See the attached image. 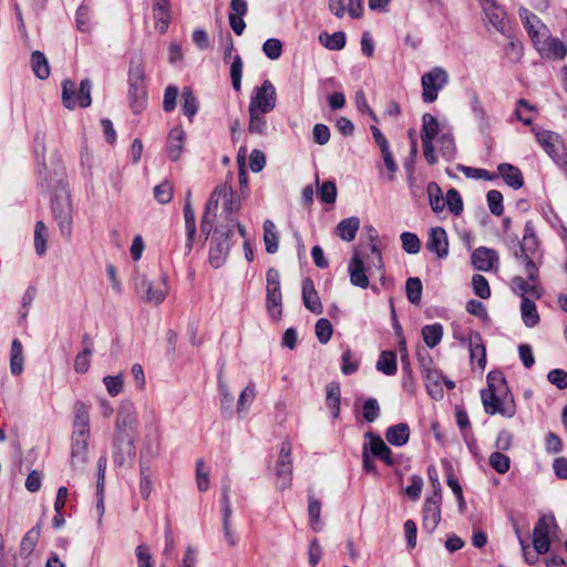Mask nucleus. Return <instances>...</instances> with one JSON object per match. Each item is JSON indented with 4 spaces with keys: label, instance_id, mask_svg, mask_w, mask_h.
<instances>
[{
    "label": "nucleus",
    "instance_id": "obj_47",
    "mask_svg": "<svg viewBox=\"0 0 567 567\" xmlns=\"http://www.w3.org/2000/svg\"><path fill=\"white\" fill-rule=\"evenodd\" d=\"M153 489L152 471L147 463L140 464V493L143 498L147 499Z\"/></svg>",
    "mask_w": 567,
    "mask_h": 567
},
{
    "label": "nucleus",
    "instance_id": "obj_37",
    "mask_svg": "<svg viewBox=\"0 0 567 567\" xmlns=\"http://www.w3.org/2000/svg\"><path fill=\"white\" fill-rule=\"evenodd\" d=\"M319 42L328 50L339 51L346 45V33L337 31L332 34L322 32L319 34Z\"/></svg>",
    "mask_w": 567,
    "mask_h": 567
},
{
    "label": "nucleus",
    "instance_id": "obj_49",
    "mask_svg": "<svg viewBox=\"0 0 567 567\" xmlns=\"http://www.w3.org/2000/svg\"><path fill=\"white\" fill-rule=\"evenodd\" d=\"M135 424V415L131 405H122L116 416V429L120 432L132 429Z\"/></svg>",
    "mask_w": 567,
    "mask_h": 567
},
{
    "label": "nucleus",
    "instance_id": "obj_53",
    "mask_svg": "<svg viewBox=\"0 0 567 567\" xmlns=\"http://www.w3.org/2000/svg\"><path fill=\"white\" fill-rule=\"evenodd\" d=\"M92 352V343L89 342V344L83 349V351L79 352L74 359L75 372L85 373L89 370L91 364Z\"/></svg>",
    "mask_w": 567,
    "mask_h": 567
},
{
    "label": "nucleus",
    "instance_id": "obj_58",
    "mask_svg": "<svg viewBox=\"0 0 567 567\" xmlns=\"http://www.w3.org/2000/svg\"><path fill=\"white\" fill-rule=\"evenodd\" d=\"M243 60L241 58L236 54L233 58L231 64H230V78L233 87L235 91H240L241 89V75H243Z\"/></svg>",
    "mask_w": 567,
    "mask_h": 567
},
{
    "label": "nucleus",
    "instance_id": "obj_39",
    "mask_svg": "<svg viewBox=\"0 0 567 567\" xmlns=\"http://www.w3.org/2000/svg\"><path fill=\"white\" fill-rule=\"evenodd\" d=\"M378 371L385 375H393L398 370L396 354L393 351H383L377 361Z\"/></svg>",
    "mask_w": 567,
    "mask_h": 567
},
{
    "label": "nucleus",
    "instance_id": "obj_45",
    "mask_svg": "<svg viewBox=\"0 0 567 567\" xmlns=\"http://www.w3.org/2000/svg\"><path fill=\"white\" fill-rule=\"evenodd\" d=\"M40 534H41V526H40V524H38L34 527H32L24 535V537L21 540V545H20L21 555L28 556L34 550V548L39 542Z\"/></svg>",
    "mask_w": 567,
    "mask_h": 567
},
{
    "label": "nucleus",
    "instance_id": "obj_11",
    "mask_svg": "<svg viewBox=\"0 0 567 567\" xmlns=\"http://www.w3.org/2000/svg\"><path fill=\"white\" fill-rule=\"evenodd\" d=\"M538 143L545 152L559 165L567 164V151L558 134L551 131L536 133Z\"/></svg>",
    "mask_w": 567,
    "mask_h": 567
},
{
    "label": "nucleus",
    "instance_id": "obj_51",
    "mask_svg": "<svg viewBox=\"0 0 567 567\" xmlns=\"http://www.w3.org/2000/svg\"><path fill=\"white\" fill-rule=\"evenodd\" d=\"M183 97V112L188 118H193V116L197 113L198 110V101L193 95L190 87L185 86L182 92Z\"/></svg>",
    "mask_w": 567,
    "mask_h": 567
},
{
    "label": "nucleus",
    "instance_id": "obj_54",
    "mask_svg": "<svg viewBox=\"0 0 567 567\" xmlns=\"http://www.w3.org/2000/svg\"><path fill=\"white\" fill-rule=\"evenodd\" d=\"M47 227L43 221H38L34 228V248L39 256L47 251Z\"/></svg>",
    "mask_w": 567,
    "mask_h": 567
},
{
    "label": "nucleus",
    "instance_id": "obj_26",
    "mask_svg": "<svg viewBox=\"0 0 567 567\" xmlns=\"http://www.w3.org/2000/svg\"><path fill=\"white\" fill-rule=\"evenodd\" d=\"M538 247V241L530 221L525 224L524 236L519 249L515 251V257L534 256Z\"/></svg>",
    "mask_w": 567,
    "mask_h": 567
},
{
    "label": "nucleus",
    "instance_id": "obj_3",
    "mask_svg": "<svg viewBox=\"0 0 567 567\" xmlns=\"http://www.w3.org/2000/svg\"><path fill=\"white\" fill-rule=\"evenodd\" d=\"M90 414L86 405L82 402L75 405L71 443V467L75 472L83 471L89 461V437H90Z\"/></svg>",
    "mask_w": 567,
    "mask_h": 567
},
{
    "label": "nucleus",
    "instance_id": "obj_55",
    "mask_svg": "<svg viewBox=\"0 0 567 567\" xmlns=\"http://www.w3.org/2000/svg\"><path fill=\"white\" fill-rule=\"evenodd\" d=\"M75 84L71 80H64L62 83V101L68 110H73L76 105Z\"/></svg>",
    "mask_w": 567,
    "mask_h": 567
},
{
    "label": "nucleus",
    "instance_id": "obj_59",
    "mask_svg": "<svg viewBox=\"0 0 567 567\" xmlns=\"http://www.w3.org/2000/svg\"><path fill=\"white\" fill-rule=\"evenodd\" d=\"M333 328L328 319L321 318L316 323V337L322 344L328 343L331 339Z\"/></svg>",
    "mask_w": 567,
    "mask_h": 567
},
{
    "label": "nucleus",
    "instance_id": "obj_27",
    "mask_svg": "<svg viewBox=\"0 0 567 567\" xmlns=\"http://www.w3.org/2000/svg\"><path fill=\"white\" fill-rule=\"evenodd\" d=\"M365 437L369 439L371 454L379 457L385 464L392 465V452L383 442V440L371 432H368Z\"/></svg>",
    "mask_w": 567,
    "mask_h": 567
},
{
    "label": "nucleus",
    "instance_id": "obj_32",
    "mask_svg": "<svg viewBox=\"0 0 567 567\" xmlns=\"http://www.w3.org/2000/svg\"><path fill=\"white\" fill-rule=\"evenodd\" d=\"M128 84H145V61L141 54H135L131 60Z\"/></svg>",
    "mask_w": 567,
    "mask_h": 567
},
{
    "label": "nucleus",
    "instance_id": "obj_28",
    "mask_svg": "<svg viewBox=\"0 0 567 567\" xmlns=\"http://www.w3.org/2000/svg\"><path fill=\"white\" fill-rule=\"evenodd\" d=\"M498 173L505 181V183L513 187L514 189H518L523 186L524 179L520 171L507 163L498 165Z\"/></svg>",
    "mask_w": 567,
    "mask_h": 567
},
{
    "label": "nucleus",
    "instance_id": "obj_30",
    "mask_svg": "<svg viewBox=\"0 0 567 567\" xmlns=\"http://www.w3.org/2000/svg\"><path fill=\"white\" fill-rule=\"evenodd\" d=\"M184 219H185V228L187 235V250L192 249L193 239L196 231V223H195V213L190 202V193L187 194L185 205H184Z\"/></svg>",
    "mask_w": 567,
    "mask_h": 567
},
{
    "label": "nucleus",
    "instance_id": "obj_62",
    "mask_svg": "<svg viewBox=\"0 0 567 567\" xmlns=\"http://www.w3.org/2000/svg\"><path fill=\"white\" fill-rule=\"evenodd\" d=\"M401 241H402V247L403 249L408 252V254H412V255H415L420 251L421 249V243H420V239L419 237L413 234V233H409V231H405V233H402L401 234Z\"/></svg>",
    "mask_w": 567,
    "mask_h": 567
},
{
    "label": "nucleus",
    "instance_id": "obj_19",
    "mask_svg": "<svg viewBox=\"0 0 567 567\" xmlns=\"http://www.w3.org/2000/svg\"><path fill=\"white\" fill-rule=\"evenodd\" d=\"M302 300L305 307L316 315H320L323 310L320 298L315 289L313 281L310 278L302 280Z\"/></svg>",
    "mask_w": 567,
    "mask_h": 567
},
{
    "label": "nucleus",
    "instance_id": "obj_9",
    "mask_svg": "<svg viewBox=\"0 0 567 567\" xmlns=\"http://www.w3.org/2000/svg\"><path fill=\"white\" fill-rule=\"evenodd\" d=\"M291 450L289 441L282 442L276 463V486L280 491L290 487L292 482Z\"/></svg>",
    "mask_w": 567,
    "mask_h": 567
},
{
    "label": "nucleus",
    "instance_id": "obj_24",
    "mask_svg": "<svg viewBox=\"0 0 567 567\" xmlns=\"http://www.w3.org/2000/svg\"><path fill=\"white\" fill-rule=\"evenodd\" d=\"M186 140V133L181 127H174L171 130L167 140V153L172 161H177L184 150Z\"/></svg>",
    "mask_w": 567,
    "mask_h": 567
},
{
    "label": "nucleus",
    "instance_id": "obj_52",
    "mask_svg": "<svg viewBox=\"0 0 567 567\" xmlns=\"http://www.w3.org/2000/svg\"><path fill=\"white\" fill-rule=\"evenodd\" d=\"M406 298L413 305H419L422 297V282L416 277H411L405 284Z\"/></svg>",
    "mask_w": 567,
    "mask_h": 567
},
{
    "label": "nucleus",
    "instance_id": "obj_20",
    "mask_svg": "<svg viewBox=\"0 0 567 567\" xmlns=\"http://www.w3.org/2000/svg\"><path fill=\"white\" fill-rule=\"evenodd\" d=\"M467 342L471 362L473 364L476 362L481 370L485 369L486 352L481 334L478 332H471Z\"/></svg>",
    "mask_w": 567,
    "mask_h": 567
},
{
    "label": "nucleus",
    "instance_id": "obj_57",
    "mask_svg": "<svg viewBox=\"0 0 567 567\" xmlns=\"http://www.w3.org/2000/svg\"><path fill=\"white\" fill-rule=\"evenodd\" d=\"M450 209V212L456 216H458L463 212V200L460 193L451 188L447 190L445 196V207Z\"/></svg>",
    "mask_w": 567,
    "mask_h": 567
},
{
    "label": "nucleus",
    "instance_id": "obj_17",
    "mask_svg": "<svg viewBox=\"0 0 567 567\" xmlns=\"http://www.w3.org/2000/svg\"><path fill=\"white\" fill-rule=\"evenodd\" d=\"M426 248L436 254L439 258H444L449 254V240L446 231L443 227L431 228Z\"/></svg>",
    "mask_w": 567,
    "mask_h": 567
},
{
    "label": "nucleus",
    "instance_id": "obj_14",
    "mask_svg": "<svg viewBox=\"0 0 567 567\" xmlns=\"http://www.w3.org/2000/svg\"><path fill=\"white\" fill-rule=\"evenodd\" d=\"M421 372L423 374V378L425 380V386L427 389L429 394L434 400H440L443 398V388H442V380L443 377L441 373L431 368L432 361H426L424 358H419Z\"/></svg>",
    "mask_w": 567,
    "mask_h": 567
},
{
    "label": "nucleus",
    "instance_id": "obj_1",
    "mask_svg": "<svg viewBox=\"0 0 567 567\" xmlns=\"http://www.w3.org/2000/svg\"><path fill=\"white\" fill-rule=\"evenodd\" d=\"M488 386L481 391L484 411L489 415L501 414L511 419L516 413V405L505 379L499 374L489 373Z\"/></svg>",
    "mask_w": 567,
    "mask_h": 567
},
{
    "label": "nucleus",
    "instance_id": "obj_18",
    "mask_svg": "<svg viewBox=\"0 0 567 567\" xmlns=\"http://www.w3.org/2000/svg\"><path fill=\"white\" fill-rule=\"evenodd\" d=\"M497 261V252L486 247H480L472 254L473 266L481 271H488L493 269L494 264Z\"/></svg>",
    "mask_w": 567,
    "mask_h": 567
},
{
    "label": "nucleus",
    "instance_id": "obj_40",
    "mask_svg": "<svg viewBox=\"0 0 567 567\" xmlns=\"http://www.w3.org/2000/svg\"><path fill=\"white\" fill-rule=\"evenodd\" d=\"M426 192L432 210L435 213L443 212L445 208V197L440 186L435 182H431L427 184Z\"/></svg>",
    "mask_w": 567,
    "mask_h": 567
},
{
    "label": "nucleus",
    "instance_id": "obj_2",
    "mask_svg": "<svg viewBox=\"0 0 567 567\" xmlns=\"http://www.w3.org/2000/svg\"><path fill=\"white\" fill-rule=\"evenodd\" d=\"M47 165L39 167L40 175H44L45 187L48 189L55 187V194L52 202V213L58 221L60 231L63 236L69 237L72 230V205L70 195L63 183V172L55 171L54 176L47 174Z\"/></svg>",
    "mask_w": 567,
    "mask_h": 567
},
{
    "label": "nucleus",
    "instance_id": "obj_5",
    "mask_svg": "<svg viewBox=\"0 0 567 567\" xmlns=\"http://www.w3.org/2000/svg\"><path fill=\"white\" fill-rule=\"evenodd\" d=\"M135 288L145 301L161 305L168 293L167 275L162 272L156 278H148L146 274L136 270Z\"/></svg>",
    "mask_w": 567,
    "mask_h": 567
},
{
    "label": "nucleus",
    "instance_id": "obj_64",
    "mask_svg": "<svg viewBox=\"0 0 567 567\" xmlns=\"http://www.w3.org/2000/svg\"><path fill=\"white\" fill-rule=\"evenodd\" d=\"M262 51L270 60H277L282 53V43L279 39H268L262 44Z\"/></svg>",
    "mask_w": 567,
    "mask_h": 567
},
{
    "label": "nucleus",
    "instance_id": "obj_36",
    "mask_svg": "<svg viewBox=\"0 0 567 567\" xmlns=\"http://www.w3.org/2000/svg\"><path fill=\"white\" fill-rule=\"evenodd\" d=\"M522 319L524 323L532 328L539 321V316L536 310V305L529 297H524L520 303Z\"/></svg>",
    "mask_w": 567,
    "mask_h": 567
},
{
    "label": "nucleus",
    "instance_id": "obj_6",
    "mask_svg": "<svg viewBox=\"0 0 567 567\" xmlns=\"http://www.w3.org/2000/svg\"><path fill=\"white\" fill-rule=\"evenodd\" d=\"M233 234L234 228H230V225L217 223L209 248V262L214 268H219L225 264L230 250Z\"/></svg>",
    "mask_w": 567,
    "mask_h": 567
},
{
    "label": "nucleus",
    "instance_id": "obj_15",
    "mask_svg": "<svg viewBox=\"0 0 567 567\" xmlns=\"http://www.w3.org/2000/svg\"><path fill=\"white\" fill-rule=\"evenodd\" d=\"M519 17L523 20L525 29L527 30L533 43L537 39L544 38L548 32H550L540 19L529 10L520 9Z\"/></svg>",
    "mask_w": 567,
    "mask_h": 567
},
{
    "label": "nucleus",
    "instance_id": "obj_25",
    "mask_svg": "<svg viewBox=\"0 0 567 567\" xmlns=\"http://www.w3.org/2000/svg\"><path fill=\"white\" fill-rule=\"evenodd\" d=\"M349 274H350V282L353 286L360 287V288H368L369 286V278L365 275V268L363 260L360 258L359 254L355 252L351 262L349 264Z\"/></svg>",
    "mask_w": 567,
    "mask_h": 567
},
{
    "label": "nucleus",
    "instance_id": "obj_35",
    "mask_svg": "<svg viewBox=\"0 0 567 567\" xmlns=\"http://www.w3.org/2000/svg\"><path fill=\"white\" fill-rule=\"evenodd\" d=\"M31 68L33 73L40 80H45L50 75L48 59L41 51H33L31 54Z\"/></svg>",
    "mask_w": 567,
    "mask_h": 567
},
{
    "label": "nucleus",
    "instance_id": "obj_22",
    "mask_svg": "<svg viewBox=\"0 0 567 567\" xmlns=\"http://www.w3.org/2000/svg\"><path fill=\"white\" fill-rule=\"evenodd\" d=\"M512 289L515 293L522 297H530L538 299L542 296V288L538 281L525 280L523 277L517 276L512 279Z\"/></svg>",
    "mask_w": 567,
    "mask_h": 567
},
{
    "label": "nucleus",
    "instance_id": "obj_4",
    "mask_svg": "<svg viewBox=\"0 0 567 567\" xmlns=\"http://www.w3.org/2000/svg\"><path fill=\"white\" fill-rule=\"evenodd\" d=\"M206 205L208 210L214 212V217H218L217 223L221 221L230 225V228H235V216L241 204L235 197L233 186L227 181L213 190Z\"/></svg>",
    "mask_w": 567,
    "mask_h": 567
},
{
    "label": "nucleus",
    "instance_id": "obj_10",
    "mask_svg": "<svg viewBox=\"0 0 567 567\" xmlns=\"http://www.w3.org/2000/svg\"><path fill=\"white\" fill-rule=\"evenodd\" d=\"M276 107V90L272 83L266 80L261 86L256 87L250 99L248 111L269 113Z\"/></svg>",
    "mask_w": 567,
    "mask_h": 567
},
{
    "label": "nucleus",
    "instance_id": "obj_8",
    "mask_svg": "<svg viewBox=\"0 0 567 567\" xmlns=\"http://www.w3.org/2000/svg\"><path fill=\"white\" fill-rule=\"evenodd\" d=\"M449 75L442 68H434L421 78L422 99L432 103L437 99L439 92L447 84Z\"/></svg>",
    "mask_w": 567,
    "mask_h": 567
},
{
    "label": "nucleus",
    "instance_id": "obj_41",
    "mask_svg": "<svg viewBox=\"0 0 567 567\" xmlns=\"http://www.w3.org/2000/svg\"><path fill=\"white\" fill-rule=\"evenodd\" d=\"M264 243L268 254H275L278 250V234L275 224L267 219L264 221Z\"/></svg>",
    "mask_w": 567,
    "mask_h": 567
},
{
    "label": "nucleus",
    "instance_id": "obj_60",
    "mask_svg": "<svg viewBox=\"0 0 567 567\" xmlns=\"http://www.w3.org/2000/svg\"><path fill=\"white\" fill-rule=\"evenodd\" d=\"M489 465L499 474H505L509 470L511 460L507 455L496 451L489 456Z\"/></svg>",
    "mask_w": 567,
    "mask_h": 567
},
{
    "label": "nucleus",
    "instance_id": "obj_21",
    "mask_svg": "<svg viewBox=\"0 0 567 567\" xmlns=\"http://www.w3.org/2000/svg\"><path fill=\"white\" fill-rule=\"evenodd\" d=\"M497 0H482V7L486 19L497 30L505 27V11L496 3Z\"/></svg>",
    "mask_w": 567,
    "mask_h": 567
},
{
    "label": "nucleus",
    "instance_id": "obj_29",
    "mask_svg": "<svg viewBox=\"0 0 567 567\" xmlns=\"http://www.w3.org/2000/svg\"><path fill=\"white\" fill-rule=\"evenodd\" d=\"M130 104L134 113H141L146 106L147 93L145 84H130Z\"/></svg>",
    "mask_w": 567,
    "mask_h": 567
},
{
    "label": "nucleus",
    "instance_id": "obj_46",
    "mask_svg": "<svg viewBox=\"0 0 567 567\" xmlns=\"http://www.w3.org/2000/svg\"><path fill=\"white\" fill-rule=\"evenodd\" d=\"M23 361L22 344L19 340L14 339L10 353V370L12 374L18 375L23 371Z\"/></svg>",
    "mask_w": 567,
    "mask_h": 567
},
{
    "label": "nucleus",
    "instance_id": "obj_16",
    "mask_svg": "<svg viewBox=\"0 0 567 567\" xmlns=\"http://www.w3.org/2000/svg\"><path fill=\"white\" fill-rule=\"evenodd\" d=\"M441 520V502L437 497L425 498L423 506V529L433 533Z\"/></svg>",
    "mask_w": 567,
    "mask_h": 567
},
{
    "label": "nucleus",
    "instance_id": "obj_12",
    "mask_svg": "<svg viewBox=\"0 0 567 567\" xmlns=\"http://www.w3.org/2000/svg\"><path fill=\"white\" fill-rule=\"evenodd\" d=\"M539 55L547 60H561L567 54L565 43L548 32L544 38L537 39L534 43Z\"/></svg>",
    "mask_w": 567,
    "mask_h": 567
},
{
    "label": "nucleus",
    "instance_id": "obj_43",
    "mask_svg": "<svg viewBox=\"0 0 567 567\" xmlns=\"http://www.w3.org/2000/svg\"><path fill=\"white\" fill-rule=\"evenodd\" d=\"M422 337L429 348L436 347L443 337V327L441 323L427 324L422 328Z\"/></svg>",
    "mask_w": 567,
    "mask_h": 567
},
{
    "label": "nucleus",
    "instance_id": "obj_48",
    "mask_svg": "<svg viewBox=\"0 0 567 567\" xmlns=\"http://www.w3.org/2000/svg\"><path fill=\"white\" fill-rule=\"evenodd\" d=\"M249 113V123H248V132L252 135H266L267 134V121L265 118V113H259L255 111H248Z\"/></svg>",
    "mask_w": 567,
    "mask_h": 567
},
{
    "label": "nucleus",
    "instance_id": "obj_31",
    "mask_svg": "<svg viewBox=\"0 0 567 567\" xmlns=\"http://www.w3.org/2000/svg\"><path fill=\"white\" fill-rule=\"evenodd\" d=\"M410 437V429L405 423H399L390 426L385 432V439L388 442L395 446L404 445Z\"/></svg>",
    "mask_w": 567,
    "mask_h": 567
},
{
    "label": "nucleus",
    "instance_id": "obj_7",
    "mask_svg": "<svg viewBox=\"0 0 567 567\" xmlns=\"http://www.w3.org/2000/svg\"><path fill=\"white\" fill-rule=\"evenodd\" d=\"M266 308L270 318L278 321L282 316V295L279 271L270 268L267 271Z\"/></svg>",
    "mask_w": 567,
    "mask_h": 567
},
{
    "label": "nucleus",
    "instance_id": "obj_56",
    "mask_svg": "<svg viewBox=\"0 0 567 567\" xmlns=\"http://www.w3.org/2000/svg\"><path fill=\"white\" fill-rule=\"evenodd\" d=\"M91 81L89 79H84L80 83L79 91L76 92V105L80 107H87L92 103L91 99Z\"/></svg>",
    "mask_w": 567,
    "mask_h": 567
},
{
    "label": "nucleus",
    "instance_id": "obj_33",
    "mask_svg": "<svg viewBox=\"0 0 567 567\" xmlns=\"http://www.w3.org/2000/svg\"><path fill=\"white\" fill-rule=\"evenodd\" d=\"M360 226V220L357 217L342 219L337 228V235L346 241H352L355 238L357 231Z\"/></svg>",
    "mask_w": 567,
    "mask_h": 567
},
{
    "label": "nucleus",
    "instance_id": "obj_34",
    "mask_svg": "<svg viewBox=\"0 0 567 567\" xmlns=\"http://www.w3.org/2000/svg\"><path fill=\"white\" fill-rule=\"evenodd\" d=\"M256 399V386L252 382H249L247 386L241 391L237 401L236 412L240 417L246 416L250 405Z\"/></svg>",
    "mask_w": 567,
    "mask_h": 567
},
{
    "label": "nucleus",
    "instance_id": "obj_50",
    "mask_svg": "<svg viewBox=\"0 0 567 567\" xmlns=\"http://www.w3.org/2000/svg\"><path fill=\"white\" fill-rule=\"evenodd\" d=\"M327 406L331 410L332 416L338 417L340 412V386L337 383H330L327 386Z\"/></svg>",
    "mask_w": 567,
    "mask_h": 567
},
{
    "label": "nucleus",
    "instance_id": "obj_61",
    "mask_svg": "<svg viewBox=\"0 0 567 567\" xmlns=\"http://www.w3.org/2000/svg\"><path fill=\"white\" fill-rule=\"evenodd\" d=\"M488 208L495 216H501L504 212L503 195L496 189H492L486 195Z\"/></svg>",
    "mask_w": 567,
    "mask_h": 567
},
{
    "label": "nucleus",
    "instance_id": "obj_42",
    "mask_svg": "<svg viewBox=\"0 0 567 567\" xmlns=\"http://www.w3.org/2000/svg\"><path fill=\"white\" fill-rule=\"evenodd\" d=\"M114 450V462L117 465H123L126 456H132L134 453L131 440L121 436L115 440Z\"/></svg>",
    "mask_w": 567,
    "mask_h": 567
},
{
    "label": "nucleus",
    "instance_id": "obj_44",
    "mask_svg": "<svg viewBox=\"0 0 567 567\" xmlns=\"http://www.w3.org/2000/svg\"><path fill=\"white\" fill-rule=\"evenodd\" d=\"M422 132H421V140L422 142H433L435 136L439 134V122L437 120L426 113L423 115L422 118Z\"/></svg>",
    "mask_w": 567,
    "mask_h": 567
},
{
    "label": "nucleus",
    "instance_id": "obj_38",
    "mask_svg": "<svg viewBox=\"0 0 567 567\" xmlns=\"http://www.w3.org/2000/svg\"><path fill=\"white\" fill-rule=\"evenodd\" d=\"M218 392L220 394V409L225 417H230L233 414L234 396L226 382L218 377Z\"/></svg>",
    "mask_w": 567,
    "mask_h": 567
},
{
    "label": "nucleus",
    "instance_id": "obj_13",
    "mask_svg": "<svg viewBox=\"0 0 567 567\" xmlns=\"http://www.w3.org/2000/svg\"><path fill=\"white\" fill-rule=\"evenodd\" d=\"M556 527L553 516H543L533 530V546L537 554H545L549 550V534Z\"/></svg>",
    "mask_w": 567,
    "mask_h": 567
},
{
    "label": "nucleus",
    "instance_id": "obj_23",
    "mask_svg": "<svg viewBox=\"0 0 567 567\" xmlns=\"http://www.w3.org/2000/svg\"><path fill=\"white\" fill-rule=\"evenodd\" d=\"M153 13L157 30L163 34L171 22V6L168 0H153Z\"/></svg>",
    "mask_w": 567,
    "mask_h": 567
},
{
    "label": "nucleus",
    "instance_id": "obj_63",
    "mask_svg": "<svg viewBox=\"0 0 567 567\" xmlns=\"http://www.w3.org/2000/svg\"><path fill=\"white\" fill-rule=\"evenodd\" d=\"M472 286L475 295L482 299H487L491 296L488 281L482 275H474L472 278Z\"/></svg>",
    "mask_w": 567,
    "mask_h": 567
}]
</instances>
